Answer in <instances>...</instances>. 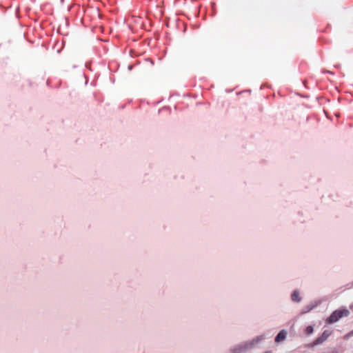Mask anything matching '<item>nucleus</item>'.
<instances>
[{
    "mask_svg": "<svg viewBox=\"0 0 353 353\" xmlns=\"http://www.w3.org/2000/svg\"><path fill=\"white\" fill-rule=\"evenodd\" d=\"M287 335H288L287 330H285L284 329L281 330L278 333V334L276 336L275 339H274L275 342L276 343H279L283 342L286 339Z\"/></svg>",
    "mask_w": 353,
    "mask_h": 353,
    "instance_id": "obj_6",
    "label": "nucleus"
},
{
    "mask_svg": "<svg viewBox=\"0 0 353 353\" xmlns=\"http://www.w3.org/2000/svg\"><path fill=\"white\" fill-rule=\"evenodd\" d=\"M352 332H353V330H352Z\"/></svg>",
    "mask_w": 353,
    "mask_h": 353,
    "instance_id": "obj_11",
    "label": "nucleus"
},
{
    "mask_svg": "<svg viewBox=\"0 0 353 353\" xmlns=\"http://www.w3.org/2000/svg\"><path fill=\"white\" fill-rule=\"evenodd\" d=\"M290 299L293 303H299L303 300L301 293H300L299 290H294L292 292L291 295H290Z\"/></svg>",
    "mask_w": 353,
    "mask_h": 353,
    "instance_id": "obj_5",
    "label": "nucleus"
},
{
    "mask_svg": "<svg viewBox=\"0 0 353 353\" xmlns=\"http://www.w3.org/2000/svg\"><path fill=\"white\" fill-rule=\"evenodd\" d=\"M352 336H353V332H352V331H350V332H348L347 334H346L343 336V338H344V339H346V340H347V339H348L349 338H350V337H352Z\"/></svg>",
    "mask_w": 353,
    "mask_h": 353,
    "instance_id": "obj_8",
    "label": "nucleus"
},
{
    "mask_svg": "<svg viewBox=\"0 0 353 353\" xmlns=\"http://www.w3.org/2000/svg\"><path fill=\"white\" fill-rule=\"evenodd\" d=\"M265 353H272L270 351H267Z\"/></svg>",
    "mask_w": 353,
    "mask_h": 353,
    "instance_id": "obj_10",
    "label": "nucleus"
},
{
    "mask_svg": "<svg viewBox=\"0 0 353 353\" xmlns=\"http://www.w3.org/2000/svg\"><path fill=\"white\" fill-rule=\"evenodd\" d=\"M332 332L330 330H324L322 334L317 337L312 343L310 344L311 347L316 346L318 345L322 344L324 341H325L328 337L331 335Z\"/></svg>",
    "mask_w": 353,
    "mask_h": 353,
    "instance_id": "obj_4",
    "label": "nucleus"
},
{
    "mask_svg": "<svg viewBox=\"0 0 353 353\" xmlns=\"http://www.w3.org/2000/svg\"><path fill=\"white\" fill-rule=\"evenodd\" d=\"M350 314V312L347 308H340L334 310L329 317H327L325 320V323L327 324H333L339 321H340L342 318L347 317Z\"/></svg>",
    "mask_w": 353,
    "mask_h": 353,
    "instance_id": "obj_1",
    "label": "nucleus"
},
{
    "mask_svg": "<svg viewBox=\"0 0 353 353\" xmlns=\"http://www.w3.org/2000/svg\"><path fill=\"white\" fill-rule=\"evenodd\" d=\"M249 351L246 341L235 344L229 349L230 353H247Z\"/></svg>",
    "mask_w": 353,
    "mask_h": 353,
    "instance_id": "obj_2",
    "label": "nucleus"
},
{
    "mask_svg": "<svg viewBox=\"0 0 353 353\" xmlns=\"http://www.w3.org/2000/svg\"><path fill=\"white\" fill-rule=\"evenodd\" d=\"M265 334H261L254 336L253 339L250 340H247V344L248 345L249 350L250 351L252 349L259 347L261 343L265 339Z\"/></svg>",
    "mask_w": 353,
    "mask_h": 353,
    "instance_id": "obj_3",
    "label": "nucleus"
},
{
    "mask_svg": "<svg viewBox=\"0 0 353 353\" xmlns=\"http://www.w3.org/2000/svg\"><path fill=\"white\" fill-rule=\"evenodd\" d=\"M313 307L314 306H309L305 312H310L311 310H312Z\"/></svg>",
    "mask_w": 353,
    "mask_h": 353,
    "instance_id": "obj_9",
    "label": "nucleus"
},
{
    "mask_svg": "<svg viewBox=\"0 0 353 353\" xmlns=\"http://www.w3.org/2000/svg\"><path fill=\"white\" fill-rule=\"evenodd\" d=\"M305 332L307 334L310 335L314 332V328L312 325H308L305 329Z\"/></svg>",
    "mask_w": 353,
    "mask_h": 353,
    "instance_id": "obj_7",
    "label": "nucleus"
}]
</instances>
